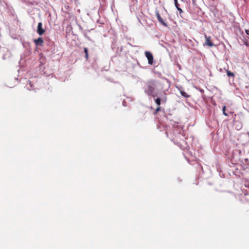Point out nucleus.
<instances>
[{
  "instance_id": "1",
  "label": "nucleus",
  "mask_w": 249,
  "mask_h": 249,
  "mask_svg": "<svg viewBox=\"0 0 249 249\" xmlns=\"http://www.w3.org/2000/svg\"><path fill=\"white\" fill-rule=\"evenodd\" d=\"M146 89L145 92L149 95H152L153 97H155L154 95H153L155 89L156 87V81L154 80H151L148 81L145 83Z\"/></svg>"
},
{
  "instance_id": "2",
  "label": "nucleus",
  "mask_w": 249,
  "mask_h": 249,
  "mask_svg": "<svg viewBox=\"0 0 249 249\" xmlns=\"http://www.w3.org/2000/svg\"><path fill=\"white\" fill-rule=\"evenodd\" d=\"M205 42L204 43V46H208L209 47H213L214 46L213 43L212 41L211 36H208L206 35H205Z\"/></svg>"
},
{
  "instance_id": "3",
  "label": "nucleus",
  "mask_w": 249,
  "mask_h": 249,
  "mask_svg": "<svg viewBox=\"0 0 249 249\" xmlns=\"http://www.w3.org/2000/svg\"><path fill=\"white\" fill-rule=\"evenodd\" d=\"M145 56L148 59V62L149 64L152 65L153 63V56L152 53L148 51L145 52Z\"/></svg>"
},
{
  "instance_id": "4",
  "label": "nucleus",
  "mask_w": 249,
  "mask_h": 249,
  "mask_svg": "<svg viewBox=\"0 0 249 249\" xmlns=\"http://www.w3.org/2000/svg\"><path fill=\"white\" fill-rule=\"evenodd\" d=\"M45 32V29L42 28V23L39 22L37 27V33L39 36H42Z\"/></svg>"
},
{
  "instance_id": "5",
  "label": "nucleus",
  "mask_w": 249,
  "mask_h": 249,
  "mask_svg": "<svg viewBox=\"0 0 249 249\" xmlns=\"http://www.w3.org/2000/svg\"><path fill=\"white\" fill-rule=\"evenodd\" d=\"M34 42L36 46H42L44 43L43 40L41 37L34 40Z\"/></svg>"
},
{
  "instance_id": "6",
  "label": "nucleus",
  "mask_w": 249,
  "mask_h": 249,
  "mask_svg": "<svg viewBox=\"0 0 249 249\" xmlns=\"http://www.w3.org/2000/svg\"><path fill=\"white\" fill-rule=\"evenodd\" d=\"M180 93L182 96L185 98H189L190 96L189 95L187 94L185 91L183 90H180Z\"/></svg>"
},
{
  "instance_id": "7",
  "label": "nucleus",
  "mask_w": 249,
  "mask_h": 249,
  "mask_svg": "<svg viewBox=\"0 0 249 249\" xmlns=\"http://www.w3.org/2000/svg\"><path fill=\"white\" fill-rule=\"evenodd\" d=\"M226 72H227V75L228 76H229V77H231H231H232L233 78L234 77L235 75H234V73H233V72H231V71H229L228 70L226 71Z\"/></svg>"
},
{
  "instance_id": "8",
  "label": "nucleus",
  "mask_w": 249,
  "mask_h": 249,
  "mask_svg": "<svg viewBox=\"0 0 249 249\" xmlns=\"http://www.w3.org/2000/svg\"><path fill=\"white\" fill-rule=\"evenodd\" d=\"M158 21L161 24H162L165 27H167V24L166 23H165L164 22V21L163 20V19L161 18V17L158 19Z\"/></svg>"
},
{
  "instance_id": "9",
  "label": "nucleus",
  "mask_w": 249,
  "mask_h": 249,
  "mask_svg": "<svg viewBox=\"0 0 249 249\" xmlns=\"http://www.w3.org/2000/svg\"><path fill=\"white\" fill-rule=\"evenodd\" d=\"M84 50L85 53V58L86 60H88L89 58L88 49L87 48H84Z\"/></svg>"
},
{
  "instance_id": "10",
  "label": "nucleus",
  "mask_w": 249,
  "mask_h": 249,
  "mask_svg": "<svg viewBox=\"0 0 249 249\" xmlns=\"http://www.w3.org/2000/svg\"><path fill=\"white\" fill-rule=\"evenodd\" d=\"M155 102L158 106H160L161 103V100L160 98H158L155 99Z\"/></svg>"
},
{
  "instance_id": "11",
  "label": "nucleus",
  "mask_w": 249,
  "mask_h": 249,
  "mask_svg": "<svg viewBox=\"0 0 249 249\" xmlns=\"http://www.w3.org/2000/svg\"><path fill=\"white\" fill-rule=\"evenodd\" d=\"M226 107L225 106L223 107L222 108V111H223V114L226 116H228V114L226 112Z\"/></svg>"
},
{
  "instance_id": "12",
  "label": "nucleus",
  "mask_w": 249,
  "mask_h": 249,
  "mask_svg": "<svg viewBox=\"0 0 249 249\" xmlns=\"http://www.w3.org/2000/svg\"><path fill=\"white\" fill-rule=\"evenodd\" d=\"M156 15L157 18H158V20L161 18L160 14H159V13L158 12H156Z\"/></svg>"
},
{
  "instance_id": "13",
  "label": "nucleus",
  "mask_w": 249,
  "mask_h": 249,
  "mask_svg": "<svg viewBox=\"0 0 249 249\" xmlns=\"http://www.w3.org/2000/svg\"><path fill=\"white\" fill-rule=\"evenodd\" d=\"M175 5L176 7H178L179 6V4L178 2V0H174Z\"/></svg>"
},
{
  "instance_id": "14",
  "label": "nucleus",
  "mask_w": 249,
  "mask_h": 249,
  "mask_svg": "<svg viewBox=\"0 0 249 249\" xmlns=\"http://www.w3.org/2000/svg\"><path fill=\"white\" fill-rule=\"evenodd\" d=\"M160 106H158V107L155 110V113L156 114V113H158L159 111H160Z\"/></svg>"
},
{
  "instance_id": "15",
  "label": "nucleus",
  "mask_w": 249,
  "mask_h": 249,
  "mask_svg": "<svg viewBox=\"0 0 249 249\" xmlns=\"http://www.w3.org/2000/svg\"><path fill=\"white\" fill-rule=\"evenodd\" d=\"M178 10L179 12V13H182V10L179 7H176Z\"/></svg>"
},
{
  "instance_id": "16",
  "label": "nucleus",
  "mask_w": 249,
  "mask_h": 249,
  "mask_svg": "<svg viewBox=\"0 0 249 249\" xmlns=\"http://www.w3.org/2000/svg\"><path fill=\"white\" fill-rule=\"evenodd\" d=\"M245 32H246V33L248 35H249V30H247V29H246V30H245Z\"/></svg>"
}]
</instances>
